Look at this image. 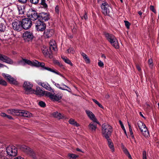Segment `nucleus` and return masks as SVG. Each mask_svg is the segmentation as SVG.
I'll use <instances>...</instances> for the list:
<instances>
[{"label":"nucleus","mask_w":159,"mask_h":159,"mask_svg":"<svg viewBox=\"0 0 159 159\" xmlns=\"http://www.w3.org/2000/svg\"><path fill=\"white\" fill-rule=\"evenodd\" d=\"M18 116L24 117H30L32 116V115L29 112L23 110H19Z\"/></svg>","instance_id":"2eb2a0df"},{"label":"nucleus","mask_w":159,"mask_h":159,"mask_svg":"<svg viewBox=\"0 0 159 159\" xmlns=\"http://www.w3.org/2000/svg\"><path fill=\"white\" fill-rule=\"evenodd\" d=\"M7 118H8L9 119H13L12 117L10 116L7 115Z\"/></svg>","instance_id":"6e6d98bb"},{"label":"nucleus","mask_w":159,"mask_h":159,"mask_svg":"<svg viewBox=\"0 0 159 159\" xmlns=\"http://www.w3.org/2000/svg\"><path fill=\"white\" fill-rule=\"evenodd\" d=\"M33 86V84L29 82H24L23 87L26 94H29L34 93L35 90L32 89Z\"/></svg>","instance_id":"39448f33"},{"label":"nucleus","mask_w":159,"mask_h":159,"mask_svg":"<svg viewBox=\"0 0 159 159\" xmlns=\"http://www.w3.org/2000/svg\"><path fill=\"white\" fill-rule=\"evenodd\" d=\"M62 59L66 63L70 65V66H72L73 65L72 63L71 62L70 60H69L67 57H65L64 56H62L61 57Z\"/></svg>","instance_id":"7c9ffc66"},{"label":"nucleus","mask_w":159,"mask_h":159,"mask_svg":"<svg viewBox=\"0 0 159 159\" xmlns=\"http://www.w3.org/2000/svg\"><path fill=\"white\" fill-rule=\"evenodd\" d=\"M35 25L36 29L38 31H43L46 29V24L43 21L38 20L36 21Z\"/></svg>","instance_id":"6e6552de"},{"label":"nucleus","mask_w":159,"mask_h":159,"mask_svg":"<svg viewBox=\"0 0 159 159\" xmlns=\"http://www.w3.org/2000/svg\"><path fill=\"white\" fill-rule=\"evenodd\" d=\"M19 110L15 109H9L7 110V113L13 115H18Z\"/></svg>","instance_id":"bb28decb"},{"label":"nucleus","mask_w":159,"mask_h":159,"mask_svg":"<svg viewBox=\"0 0 159 159\" xmlns=\"http://www.w3.org/2000/svg\"><path fill=\"white\" fill-rule=\"evenodd\" d=\"M2 75L3 77L7 79L10 83L14 84H17V81L16 80L11 77L10 75L4 73H2Z\"/></svg>","instance_id":"ddd939ff"},{"label":"nucleus","mask_w":159,"mask_h":159,"mask_svg":"<svg viewBox=\"0 0 159 159\" xmlns=\"http://www.w3.org/2000/svg\"><path fill=\"white\" fill-rule=\"evenodd\" d=\"M19 12L20 14H24L25 13V11H19Z\"/></svg>","instance_id":"603ef678"},{"label":"nucleus","mask_w":159,"mask_h":159,"mask_svg":"<svg viewBox=\"0 0 159 159\" xmlns=\"http://www.w3.org/2000/svg\"><path fill=\"white\" fill-rule=\"evenodd\" d=\"M101 8L102 10H109L111 9V7L106 2L105 3H103L101 6Z\"/></svg>","instance_id":"393cba45"},{"label":"nucleus","mask_w":159,"mask_h":159,"mask_svg":"<svg viewBox=\"0 0 159 159\" xmlns=\"http://www.w3.org/2000/svg\"><path fill=\"white\" fill-rule=\"evenodd\" d=\"M18 147L21 150L29 154H31L32 152V150L31 148L25 145H19L18 146Z\"/></svg>","instance_id":"dca6fc26"},{"label":"nucleus","mask_w":159,"mask_h":159,"mask_svg":"<svg viewBox=\"0 0 159 159\" xmlns=\"http://www.w3.org/2000/svg\"><path fill=\"white\" fill-rule=\"evenodd\" d=\"M52 30H47L44 33V35H45L47 38H49L52 35Z\"/></svg>","instance_id":"72a5a7b5"},{"label":"nucleus","mask_w":159,"mask_h":159,"mask_svg":"<svg viewBox=\"0 0 159 159\" xmlns=\"http://www.w3.org/2000/svg\"><path fill=\"white\" fill-rule=\"evenodd\" d=\"M136 67H137V70L139 71H140L141 70V69L140 67L138 65H136Z\"/></svg>","instance_id":"13d9d810"},{"label":"nucleus","mask_w":159,"mask_h":159,"mask_svg":"<svg viewBox=\"0 0 159 159\" xmlns=\"http://www.w3.org/2000/svg\"><path fill=\"white\" fill-rule=\"evenodd\" d=\"M5 30V26L2 23H0V31H3Z\"/></svg>","instance_id":"c03bdc74"},{"label":"nucleus","mask_w":159,"mask_h":159,"mask_svg":"<svg viewBox=\"0 0 159 159\" xmlns=\"http://www.w3.org/2000/svg\"><path fill=\"white\" fill-rule=\"evenodd\" d=\"M40 4L41 7L42 8L44 9H48V5L45 2V0H41Z\"/></svg>","instance_id":"c756f323"},{"label":"nucleus","mask_w":159,"mask_h":159,"mask_svg":"<svg viewBox=\"0 0 159 159\" xmlns=\"http://www.w3.org/2000/svg\"><path fill=\"white\" fill-rule=\"evenodd\" d=\"M61 85L65 86L66 88H68L69 89L68 90H69V89H70V88L68 86L65 85L64 84H63V83L61 84Z\"/></svg>","instance_id":"69168bd1"},{"label":"nucleus","mask_w":159,"mask_h":159,"mask_svg":"<svg viewBox=\"0 0 159 159\" xmlns=\"http://www.w3.org/2000/svg\"><path fill=\"white\" fill-rule=\"evenodd\" d=\"M46 92H48L47 91H43L40 87H36V91L33 93H34L37 95H39L41 96H43L45 95L46 96Z\"/></svg>","instance_id":"aec40b11"},{"label":"nucleus","mask_w":159,"mask_h":159,"mask_svg":"<svg viewBox=\"0 0 159 159\" xmlns=\"http://www.w3.org/2000/svg\"><path fill=\"white\" fill-rule=\"evenodd\" d=\"M39 105L41 107H45L46 104L43 101H40L39 102Z\"/></svg>","instance_id":"37998d69"},{"label":"nucleus","mask_w":159,"mask_h":159,"mask_svg":"<svg viewBox=\"0 0 159 159\" xmlns=\"http://www.w3.org/2000/svg\"><path fill=\"white\" fill-rule=\"evenodd\" d=\"M46 96L49 98L53 101H58L61 98L60 94H53L49 92H46Z\"/></svg>","instance_id":"1a4fd4ad"},{"label":"nucleus","mask_w":159,"mask_h":159,"mask_svg":"<svg viewBox=\"0 0 159 159\" xmlns=\"http://www.w3.org/2000/svg\"><path fill=\"white\" fill-rule=\"evenodd\" d=\"M85 111L88 117L92 120L93 122H96L97 123H98V122L95 115L91 111L89 110H86Z\"/></svg>","instance_id":"f8f14e48"},{"label":"nucleus","mask_w":159,"mask_h":159,"mask_svg":"<svg viewBox=\"0 0 159 159\" xmlns=\"http://www.w3.org/2000/svg\"><path fill=\"white\" fill-rule=\"evenodd\" d=\"M105 35L106 39L115 48H119L118 41L113 35L108 33H106Z\"/></svg>","instance_id":"7ed1b4c3"},{"label":"nucleus","mask_w":159,"mask_h":159,"mask_svg":"<svg viewBox=\"0 0 159 159\" xmlns=\"http://www.w3.org/2000/svg\"><path fill=\"white\" fill-rule=\"evenodd\" d=\"M39 17L45 21H47L50 18L49 13L41 12L39 13Z\"/></svg>","instance_id":"6ab92c4d"},{"label":"nucleus","mask_w":159,"mask_h":159,"mask_svg":"<svg viewBox=\"0 0 159 159\" xmlns=\"http://www.w3.org/2000/svg\"><path fill=\"white\" fill-rule=\"evenodd\" d=\"M92 100L93 102H94L97 105L100 107L102 108H103L101 104H100L97 100L94 99H93Z\"/></svg>","instance_id":"c9c22d12"},{"label":"nucleus","mask_w":159,"mask_h":159,"mask_svg":"<svg viewBox=\"0 0 159 159\" xmlns=\"http://www.w3.org/2000/svg\"><path fill=\"white\" fill-rule=\"evenodd\" d=\"M124 22L125 23V25L126 27L127 28H129V27L130 25V23L127 21L125 20Z\"/></svg>","instance_id":"a19ab883"},{"label":"nucleus","mask_w":159,"mask_h":159,"mask_svg":"<svg viewBox=\"0 0 159 159\" xmlns=\"http://www.w3.org/2000/svg\"><path fill=\"white\" fill-rule=\"evenodd\" d=\"M106 2L105 0H98V3L101 5L103 3H105Z\"/></svg>","instance_id":"de8ad7c7"},{"label":"nucleus","mask_w":159,"mask_h":159,"mask_svg":"<svg viewBox=\"0 0 159 159\" xmlns=\"http://www.w3.org/2000/svg\"><path fill=\"white\" fill-rule=\"evenodd\" d=\"M53 116L59 119H61L64 118V115L57 111L54 112L53 113Z\"/></svg>","instance_id":"a878e982"},{"label":"nucleus","mask_w":159,"mask_h":159,"mask_svg":"<svg viewBox=\"0 0 159 159\" xmlns=\"http://www.w3.org/2000/svg\"><path fill=\"white\" fill-rule=\"evenodd\" d=\"M57 65L59 66H60L61 67L63 66L60 63L59 61H57Z\"/></svg>","instance_id":"bf43d9fd"},{"label":"nucleus","mask_w":159,"mask_h":159,"mask_svg":"<svg viewBox=\"0 0 159 159\" xmlns=\"http://www.w3.org/2000/svg\"><path fill=\"white\" fill-rule=\"evenodd\" d=\"M6 151L8 156L14 157L17 154V148L14 146H9L6 148Z\"/></svg>","instance_id":"20e7f679"},{"label":"nucleus","mask_w":159,"mask_h":159,"mask_svg":"<svg viewBox=\"0 0 159 159\" xmlns=\"http://www.w3.org/2000/svg\"><path fill=\"white\" fill-rule=\"evenodd\" d=\"M67 52L68 53H71L74 54L75 53V51L73 48H70L67 50Z\"/></svg>","instance_id":"58836bf2"},{"label":"nucleus","mask_w":159,"mask_h":159,"mask_svg":"<svg viewBox=\"0 0 159 159\" xmlns=\"http://www.w3.org/2000/svg\"><path fill=\"white\" fill-rule=\"evenodd\" d=\"M68 156L69 159H75L78 157V156L74 154L70 153L68 154Z\"/></svg>","instance_id":"2f4dec72"},{"label":"nucleus","mask_w":159,"mask_h":159,"mask_svg":"<svg viewBox=\"0 0 159 159\" xmlns=\"http://www.w3.org/2000/svg\"><path fill=\"white\" fill-rule=\"evenodd\" d=\"M12 25L13 29L18 31H20L22 28L21 21H14L12 23Z\"/></svg>","instance_id":"f3484780"},{"label":"nucleus","mask_w":159,"mask_h":159,"mask_svg":"<svg viewBox=\"0 0 159 159\" xmlns=\"http://www.w3.org/2000/svg\"><path fill=\"white\" fill-rule=\"evenodd\" d=\"M21 22L22 28L25 30L29 29L32 25V20L28 18L23 19Z\"/></svg>","instance_id":"423d86ee"},{"label":"nucleus","mask_w":159,"mask_h":159,"mask_svg":"<svg viewBox=\"0 0 159 159\" xmlns=\"http://www.w3.org/2000/svg\"><path fill=\"white\" fill-rule=\"evenodd\" d=\"M86 62L87 63H89L90 62V61L88 57L87 56L83 58Z\"/></svg>","instance_id":"79ce46f5"},{"label":"nucleus","mask_w":159,"mask_h":159,"mask_svg":"<svg viewBox=\"0 0 159 159\" xmlns=\"http://www.w3.org/2000/svg\"><path fill=\"white\" fill-rule=\"evenodd\" d=\"M81 55L82 56L83 58L87 56V55L85 53L83 52L81 53Z\"/></svg>","instance_id":"4d7b16f0"},{"label":"nucleus","mask_w":159,"mask_h":159,"mask_svg":"<svg viewBox=\"0 0 159 159\" xmlns=\"http://www.w3.org/2000/svg\"><path fill=\"white\" fill-rule=\"evenodd\" d=\"M97 124L93 122H91L88 125L89 129L93 132L95 131L97 127Z\"/></svg>","instance_id":"412c9836"},{"label":"nucleus","mask_w":159,"mask_h":159,"mask_svg":"<svg viewBox=\"0 0 159 159\" xmlns=\"http://www.w3.org/2000/svg\"><path fill=\"white\" fill-rule=\"evenodd\" d=\"M138 125L139 128L144 136H147L148 135V132L144 124L141 121H139L138 122Z\"/></svg>","instance_id":"0eeeda50"},{"label":"nucleus","mask_w":159,"mask_h":159,"mask_svg":"<svg viewBox=\"0 0 159 159\" xmlns=\"http://www.w3.org/2000/svg\"><path fill=\"white\" fill-rule=\"evenodd\" d=\"M83 17L85 20H86L87 19L88 17H87V15H86V14L85 13V15L83 16Z\"/></svg>","instance_id":"5fc2aeb1"},{"label":"nucleus","mask_w":159,"mask_h":159,"mask_svg":"<svg viewBox=\"0 0 159 159\" xmlns=\"http://www.w3.org/2000/svg\"><path fill=\"white\" fill-rule=\"evenodd\" d=\"M42 52L43 55L45 57H47L48 56L49 52L48 51V49L46 47H43V48L42 49Z\"/></svg>","instance_id":"473e14b6"},{"label":"nucleus","mask_w":159,"mask_h":159,"mask_svg":"<svg viewBox=\"0 0 159 159\" xmlns=\"http://www.w3.org/2000/svg\"><path fill=\"white\" fill-rule=\"evenodd\" d=\"M109 147L111 149V151L113 152L114 151L115 149L114 147V145L113 143H112L111 140L110 138V137H109L108 138H106Z\"/></svg>","instance_id":"b1692460"},{"label":"nucleus","mask_w":159,"mask_h":159,"mask_svg":"<svg viewBox=\"0 0 159 159\" xmlns=\"http://www.w3.org/2000/svg\"><path fill=\"white\" fill-rule=\"evenodd\" d=\"M23 37L25 41L28 42L33 39L34 36L32 32L26 31L23 33Z\"/></svg>","instance_id":"9b49d317"},{"label":"nucleus","mask_w":159,"mask_h":159,"mask_svg":"<svg viewBox=\"0 0 159 159\" xmlns=\"http://www.w3.org/2000/svg\"><path fill=\"white\" fill-rule=\"evenodd\" d=\"M129 130L130 134V135L131 137H132V138L133 139H134V135L133 134V132H132V129H129Z\"/></svg>","instance_id":"09e8293b"},{"label":"nucleus","mask_w":159,"mask_h":159,"mask_svg":"<svg viewBox=\"0 0 159 159\" xmlns=\"http://www.w3.org/2000/svg\"><path fill=\"white\" fill-rule=\"evenodd\" d=\"M68 122L70 124L76 127H78L80 126V125L73 119L70 118Z\"/></svg>","instance_id":"c85d7f7f"},{"label":"nucleus","mask_w":159,"mask_h":159,"mask_svg":"<svg viewBox=\"0 0 159 159\" xmlns=\"http://www.w3.org/2000/svg\"><path fill=\"white\" fill-rule=\"evenodd\" d=\"M121 148L123 150L125 154H126L127 155L129 153V152L128 151L127 148L125 147V146L123 144H121Z\"/></svg>","instance_id":"f704fd0d"},{"label":"nucleus","mask_w":159,"mask_h":159,"mask_svg":"<svg viewBox=\"0 0 159 159\" xmlns=\"http://www.w3.org/2000/svg\"><path fill=\"white\" fill-rule=\"evenodd\" d=\"M138 13L141 16L142 14V12L141 11H138Z\"/></svg>","instance_id":"774afa93"},{"label":"nucleus","mask_w":159,"mask_h":159,"mask_svg":"<svg viewBox=\"0 0 159 159\" xmlns=\"http://www.w3.org/2000/svg\"><path fill=\"white\" fill-rule=\"evenodd\" d=\"M17 63L18 65H25L26 64H27L31 66H35L39 67L43 66L44 65V63L43 62H39L36 60H34L33 62L30 61L25 59H23L22 60H19L17 61Z\"/></svg>","instance_id":"f03ea898"},{"label":"nucleus","mask_w":159,"mask_h":159,"mask_svg":"<svg viewBox=\"0 0 159 159\" xmlns=\"http://www.w3.org/2000/svg\"><path fill=\"white\" fill-rule=\"evenodd\" d=\"M102 13L105 15H107L108 16H111V14H110L109 11H102Z\"/></svg>","instance_id":"4c0bfd02"},{"label":"nucleus","mask_w":159,"mask_h":159,"mask_svg":"<svg viewBox=\"0 0 159 159\" xmlns=\"http://www.w3.org/2000/svg\"><path fill=\"white\" fill-rule=\"evenodd\" d=\"M30 1L31 3L35 4L38 2L39 0H30Z\"/></svg>","instance_id":"8fccbe9b"},{"label":"nucleus","mask_w":159,"mask_h":159,"mask_svg":"<svg viewBox=\"0 0 159 159\" xmlns=\"http://www.w3.org/2000/svg\"><path fill=\"white\" fill-rule=\"evenodd\" d=\"M148 64L149 67L152 68L153 67L152 60V59H150L148 60Z\"/></svg>","instance_id":"ea45409f"},{"label":"nucleus","mask_w":159,"mask_h":159,"mask_svg":"<svg viewBox=\"0 0 159 159\" xmlns=\"http://www.w3.org/2000/svg\"><path fill=\"white\" fill-rule=\"evenodd\" d=\"M154 7L153 6H151L150 7V10H154Z\"/></svg>","instance_id":"0e129e2a"},{"label":"nucleus","mask_w":159,"mask_h":159,"mask_svg":"<svg viewBox=\"0 0 159 159\" xmlns=\"http://www.w3.org/2000/svg\"><path fill=\"white\" fill-rule=\"evenodd\" d=\"M98 65L100 67H102L104 66V64L101 61H99L98 63Z\"/></svg>","instance_id":"49530a36"},{"label":"nucleus","mask_w":159,"mask_h":159,"mask_svg":"<svg viewBox=\"0 0 159 159\" xmlns=\"http://www.w3.org/2000/svg\"><path fill=\"white\" fill-rule=\"evenodd\" d=\"M0 84L6 86L7 85V83L5 81L0 78Z\"/></svg>","instance_id":"e433bc0d"},{"label":"nucleus","mask_w":159,"mask_h":159,"mask_svg":"<svg viewBox=\"0 0 159 159\" xmlns=\"http://www.w3.org/2000/svg\"><path fill=\"white\" fill-rule=\"evenodd\" d=\"M27 16L30 18L31 20H36L39 17L36 11H29L26 12Z\"/></svg>","instance_id":"9d476101"},{"label":"nucleus","mask_w":159,"mask_h":159,"mask_svg":"<svg viewBox=\"0 0 159 159\" xmlns=\"http://www.w3.org/2000/svg\"><path fill=\"white\" fill-rule=\"evenodd\" d=\"M50 50L52 49L54 51H56L57 50V46L55 41L52 40L50 42Z\"/></svg>","instance_id":"4be33fe9"},{"label":"nucleus","mask_w":159,"mask_h":159,"mask_svg":"<svg viewBox=\"0 0 159 159\" xmlns=\"http://www.w3.org/2000/svg\"><path fill=\"white\" fill-rule=\"evenodd\" d=\"M127 156H128V158H129L130 159H132L131 156L129 153L128 154V155H127Z\"/></svg>","instance_id":"680f3d73"},{"label":"nucleus","mask_w":159,"mask_h":159,"mask_svg":"<svg viewBox=\"0 0 159 159\" xmlns=\"http://www.w3.org/2000/svg\"><path fill=\"white\" fill-rule=\"evenodd\" d=\"M7 115L4 112H2L0 114V116L2 117H6Z\"/></svg>","instance_id":"3c124183"},{"label":"nucleus","mask_w":159,"mask_h":159,"mask_svg":"<svg viewBox=\"0 0 159 159\" xmlns=\"http://www.w3.org/2000/svg\"><path fill=\"white\" fill-rule=\"evenodd\" d=\"M39 84L49 91L52 92H54V89H52L49 84L47 82H40L39 83Z\"/></svg>","instance_id":"a211bd4d"},{"label":"nucleus","mask_w":159,"mask_h":159,"mask_svg":"<svg viewBox=\"0 0 159 159\" xmlns=\"http://www.w3.org/2000/svg\"><path fill=\"white\" fill-rule=\"evenodd\" d=\"M57 65L59 66H60L61 67L63 66L60 63L59 61H57Z\"/></svg>","instance_id":"052dcab7"},{"label":"nucleus","mask_w":159,"mask_h":159,"mask_svg":"<svg viewBox=\"0 0 159 159\" xmlns=\"http://www.w3.org/2000/svg\"><path fill=\"white\" fill-rule=\"evenodd\" d=\"M44 66H45V64L43 66H41V67H42L43 68V70H47L48 71L53 72V73H55L57 74L58 75H61L60 73L58 71H56L55 70H54L50 68H49L48 67H45Z\"/></svg>","instance_id":"5701e85b"},{"label":"nucleus","mask_w":159,"mask_h":159,"mask_svg":"<svg viewBox=\"0 0 159 159\" xmlns=\"http://www.w3.org/2000/svg\"><path fill=\"white\" fill-rule=\"evenodd\" d=\"M14 159H24L23 158L20 157H17L15 158Z\"/></svg>","instance_id":"338daca9"},{"label":"nucleus","mask_w":159,"mask_h":159,"mask_svg":"<svg viewBox=\"0 0 159 159\" xmlns=\"http://www.w3.org/2000/svg\"><path fill=\"white\" fill-rule=\"evenodd\" d=\"M27 0H18V1L22 3H24L26 2Z\"/></svg>","instance_id":"864d4df0"},{"label":"nucleus","mask_w":159,"mask_h":159,"mask_svg":"<svg viewBox=\"0 0 159 159\" xmlns=\"http://www.w3.org/2000/svg\"><path fill=\"white\" fill-rule=\"evenodd\" d=\"M113 131L112 127L107 123H104L102 126V134L103 137L108 138Z\"/></svg>","instance_id":"f257e3e1"},{"label":"nucleus","mask_w":159,"mask_h":159,"mask_svg":"<svg viewBox=\"0 0 159 159\" xmlns=\"http://www.w3.org/2000/svg\"><path fill=\"white\" fill-rule=\"evenodd\" d=\"M143 159H147L146 152L145 151H143Z\"/></svg>","instance_id":"a18cd8bd"},{"label":"nucleus","mask_w":159,"mask_h":159,"mask_svg":"<svg viewBox=\"0 0 159 159\" xmlns=\"http://www.w3.org/2000/svg\"><path fill=\"white\" fill-rule=\"evenodd\" d=\"M0 60L10 64H12L14 63L13 61L11 59L1 54H0Z\"/></svg>","instance_id":"4468645a"},{"label":"nucleus","mask_w":159,"mask_h":159,"mask_svg":"<svg viewBox=\"0 0 159 159\" xmlns=\"http://www.w3.org/2000/svg\"><path fill=\"white\" fill-rule=\"evenodd\" d=\"M52 82L53 84H54L56 87H57V88H58L59 89H62V90H66L67 91H68L69 92H71V90L70 89H69V90H67V89H64L63 88L61 87H60V85L56 83L54 81H52Z\"/></svg>","instance_id":"cd10ccee"},{"label":"nucleus","mask_w":159,"mask_h":159,"mask_svg":"<svg viewBox=\"0 0 159 159\" xmlns=\"http://www.w3.org/2000/svg\"><path fill=\"white\" fill-rule=\"evenodd\" d=\"M4 66H5L3 64H2L0 63V68H3Z\"/></svg>","instance_id":"e2e57ef3"}]
</instances>
